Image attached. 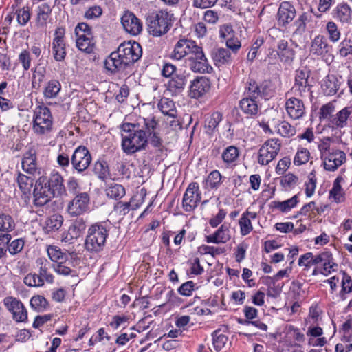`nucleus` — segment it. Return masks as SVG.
I'll list each match as a JSON object with an SVG mask.
<instances>
[{"label":"nucleus","instance_id":"33","mask_svg":"<svg viewBox=\"0 0 352 352\" xmlns=\"http://www.w3.org/2000/svg\"><path fill=\"white\" fill-rule=\"evenodd\" d=\"M186 82L187 79L185 75L176 74L168 81V90L173 94H179L184 89Z\"/></svg>","mask_w":352,"mask_h":352},{"label":"nucleus","instance_id":"2","mask_svg":"<svg viewBox=\"0 0 352 352\" xmlns=\"http://www.w3.org/2000/svg\"><path fill=\"white\" fill-rule=\"evenodd\" d=\"M185 56H188L187 63L194 72L209 74L213 70L204 55L202 47L192 40L182 38L175 44L170 57L179 60Z\"/></svg>","mask_w":352,"mask_h":352},{"label":"nucleus","instance_id":"38","mask_svg":"<svg viewBox=\"0 0 352 352\" xmlns=\"http://www.w3.org/2000/svg\"><path fill=\"white\" fill-rule=\"evenodd\" d=\"M222 120V115L219 112H214L208 116L205 120V129L207 133L211 135L217 129Z\"/></svg>","mask_w":352,"mask_h":352},{"label":"nucleus","instance_id":"61","mask_svg":"<svg viewBox=\"0 0 352 352\" xmlns=\"http://www.w3.org/2000/svg\"><path fill=\"white\" fill-rule=\"evenodd\" d=\"M326 28L329 39L333 43L337 42L340 38V32L337 25L333 21H329L327 23Z\"/></svg>","mask_w":352,"mask_h":352},{"label":"nucleus","instance_id":"4","mask_svg":"<svg viewBox=\"0 0 352 352\" xmlns=\"http://www.w3.org/2000/svg\"><path fill=\"white\" fill-rule=\"evenodd\" d=\"M173 14L166 10H158L147 18L148 31L154 36L165 34L170 28Z\"/></svg>","mask_w":352,"mask_h":352},{"label":"nucleus","instance_id":"48","mask_svg":"<svg viewBox=\"0 0 352 352\" xmlns=\"http://www.w3.org/2000/svg\"><path fill=\"white\" fill-rule=\"evenodd\" d=\"M239 156V151L234 146H228L222 153L221 157L224 163L230 164L235 162Z\"/></svg>","mask_w":352,"mask_h":352},{"label":"nucleus","instance_id":"18","mask_svg":"<svg viewBox=\"0 0 352 352\" xmlns=\"http://www.w3.org/2000/svg\"><path fill=\"white\" fill-rule=\"evenodd\" d=\"M122 25L126 32L136 36L142 31L141 21L131 12H126L121 17Z\"/></svg>","mask_w":352,"mask_h":352},{"label":"nucleus","instance_id":"57","mask_svg":"<svg viewBox=\"0 0 352 352\" xmlns=\"http://www.w3.org/2000/svg\"><path fill=\"white\" fill-rule=\"evenodd\" d=\"M298 182V177L292 173H287L280 178V184L285 190L294 188Z\"/></svg>","mask_w":352,"mask_h":352},{"label":"nucleus","instance_id":"24","mask_svg":"<svg viewBox=\"0 0 352 352\" xmlns=\"http://www.w3.org/2000/svg\"><path fill=\"white\" fill-rule=\"evenodd\" d=\"M231 239L229 226L223 224L213 234L206 236L205 240L208 243H226Z\"/></svg>","mask_w":352,"mask_h":352},{"label":"nucleus","instance_id":"54","mask_svg":"<svg viewBox=\"0 0 352 352\" xmlns=\"http://www.w3.org/2000/svg\"><path fill=\"white\" fill-rule=\"evenodd\" d=\"M213 346L217 351H220L226 344L228 337L221 333L220 331H215L212 333Z\"/></svg>","mask_w":352,"mask_h":352},{"label":"nucleus","instance_id":"9","mask_svg":"<svg viewBox=\"0 0 352 352\" xmlns=\"http://www.w3.org/2000/svg\"><path fill=\"white\" fill-rule=\"evenodd\" d=\"M201 199V193L197 182L190 183L184 194L182 206L186 212L194 210Z\"/></svg>","mask_w":352,"mask_h":352},{"label":"nucleus","instance_id":"60","mask_svg":"<svg viewBox=\"0 0 352 352\" xmlns=\"http://www.w3.org/2000/svg\"><path fill=\"white\" fill-rule=\"evenodd\" d=\"M199 249L202 254H210L212 257L225 252V249L223 248L210 246L207 245H202L199 248Z\"/></svg>","mask_w":352,"mask_h":352},{"label":"nucleus","instance_id":"14","mask_svg":"<svg viewBox=\"0 0 352 352\" xmlns=\"http://www.w3.org/2000/svg\"><path fill=\"white\" fill-rule=\"evenodd\" d=\"M33 204L36 207H42L56 197L39 178L35 182L33 190Z\"/></svg>","mask_w":352,"mask_h":352},{"label":"nucleus","instance_id":"28","mask_svg":"<svg viewBox=\"0 0 352 352\" xmlns=\"http://www.w3.org/2000/svg\"><path fill=\"white\" fill-rule=\"evenodd\" d=\"M212 57L214 65L217 67L229 65L232 61L230 51L223 47L214 48L212 52Z\"/></svg>","mask_w":352,"mask_h":352},{"label":"nucleus","instance_id":"21","mask_svg":"<svg viewBox=\"0 0 352 352\" xmlns=\"http://www.w3.org/2000/svg\"><path fill=\"white\" fill-rule=\"evenodd\" d=\"M323 322H311L309 320V346H323L327 343L325 337H322Z\"/></svg>","mask_w":352,"mask_h":352},{"label":"nucleus","instance_id":"12","mask_svg":"<svg viewBox=\"0 0 352 352\" xmlns=\"http://www.w3.org/2000/svg\"><path fill=\"white\" fill-rule=\"evenodd\" d=\"M65 29L63 27L56 28L52 43V52L54 58L58 62L65 60L66 44L65 42Z\"/></svg>","mask_w":352,"mask_h":352},{"label":"nucleus","instance_id":"52","mask_svg":"<svg viewBox=\"0 0 352 352\" xmlns=\"http://www.w3.org/2000/svg\"><path fill=\"white\" fill-rule=\"evenodd\" d=\"M94 172L98 177L102 181H104L109 177L108 165L107 162L104 161H98L95 163Z\"/></svg>","mask_w":352,"mask_h":352},{"label":"nucleus","instance_id":"22","mask_svg":"<svg viewBox=\"0 0 352 352\" xmlns=\"http://www.w3.org/2000/svg\"><path fill=\"white\" fill-rule=\"evenodd\" d=\"M295 15L296 10L294 6L287 1L282 2L277 14L278 25L285 26L292 21Z\"/></svg>","mask_w":352,"mask_h":352},{"label":"nucleus","instance_id":"62","mask_svg":"<svg viewBox=\"0 0 352 352\" xmlns=\"http://www.w3.org/2000/svg\"><path fill=\"white\" fill-rule=\"evenodd\" d=\"M82 234L83 233L81 231L72 224L63 240L65 242L72 243L74 239H77L81 236Z\"/></svg>","mask_w":352,"mask_h":352},{"label":"nucleus","instance_id":"64","mask_svg":"<svg viewBox=\"0 0 352 352\" xmlns=\"http://www.w3.org/2000/svg\"><path fill=\"white\" fill-rule=\"evenodd\" d=\"M24 247V241L22 239H17L8 244V250L10 254L14 255L20 252Z\"/></svg>","mask_w":352,"mask_h":352},{"label":"nucleus","instance_id":"6","mask_svg":"<svg viewBox=\"0 0 352 352\" xmlns=\"http://www.w3.org/2000/svg\"><path fill=\"white\" fill-rule=\"evenodd\" d=\"M309 265H315L312 271L314 276L318 274L328 276L331 272L337 270L338 265L333 261V255L329 251H324L316 256L309 252Z\"/></svg>","mask_w":352,"mask_h":352},{"label":"nucleus","instance_id":"39","mask_svg":"<svg viewBox=\"0 0 352 352\" xmlns=\"http://www.w3.org/2000/svg\"><path fill=\"white\" fill-rule=\"evenodd\" d=\"M158 108L164 115L171 118L177 117V110L173 100L163 98L158 102Z\"/></svg>","mask_w":352,"mask_h":352},{"label":"nucleus","instance_id":"40","mask_svg":"<svg viewBox=\"0 0 352 352\" xmlns=\"http://www.w3.org/2000/svg\"><path fill=\"white\" fill-rule=\"evenodd\" d=\"M343 181L344 179L341 176L338 177L329 192L330 197L333 198L336 203H341L344 200V192L340 185V183Z\"/></svg>","mask_w":352,"mask_h":352},{"label":"nucleus","instance_id":"3","mask_svg":"<svg viewBox=\"0 0 352 352\" xmlns=\"http://www.w3.org/2000/svg\"><path fill=\"white\" fill-rule=\"evenodd\" d=\"M110 229L109 222H98L91 226L88 229L85 239L86 250L96 252L102 250Z\"/></svg>","mask_w":352,"mask_h":352},{"label":"nucleus","instance_id":"53","mask_svg":"<svg viewBox=\"0 0 352 352\" xmlns=\"http://www.w3.org/2000/svg\"><path fill=\"white\" fill-rule=\"evenodd\" d=\"M275 131L285 138L292 137L296 133L295 128L286 121L280 122Z\"/></svg>","mask_w":352,"mask_h":352},{"label":"nucleus","instance_id":"26","mask_svg":"<svg viewBox=\"0 0 352 352\" xmlns=\"http://www.w3.org/2000/svg\"><path fill=\"white\" fill-rule=\"evenodd\" d=\"M285 108L289 116L293 119H298L305 113L303 102L296 98L289 99L286 102Z\"/></svg>","mask_w":352,"mask_h":352},{"label":"nucleus","instance_id":"5","mask_svg":"<svg viewBox=\"0 0 352 352\" xmlns=\"http://www.w3.org/2000/svg\"><path fill=\"white\" fill-rule=\"evenodd\" d=\"M53 129V117L50 109L43 105L34 111L32 130L37 135H47Z\"/></svg>","mask_w":352,"mask_h":352},{"label":"nucleus","instance_id":"15","mask_svg":"<svg viewBox=\"0 0 352 352\" xmlns=\"http://www.w3.org/2000/svg\"><path fill=\"white\" fill-rule=\"evenodd\" d=\"M89 195L87 192L77 194L69 203L67 212L72 217H77L89 210Z\"/></svg>","mask_w":352,"mask_h":352},{"label":"nucleus","instance_id":"8","mask_svg":"<svg viewBox=\"0 0 352 352\" xmlns=\"http://www.w3.org/2000/svg\"><path fill=\"white\" fill-rule=\"evenodd\" d=\"M281 144L277 139H270L266 141L260 148L258 156V162L262 166L268 164L278 155Z\"/></svg>","mask_w":352,"mask_h":352},{"label":"nucleus","instance_id":"20","mask_svg":"<svg viewBox=\"0 0 352 352\" xmlns=\"http://www.w3.org/2000/svg\"><path fill=\"white\" fill-rule=\"evenodd\" d=\"M210 89V82L206 77H198L190 87L189 96L192 98H199L205 95Z\"/></svg>","mask_w":352,"mask_h":352},{"label":"nucleus","instance_id":"44","mask_svg":"<svg viewBox=\"0 0 352 352\" xmlns=\"http://www.w3.org/2000/svg\"><path fill=\"white\" fill-rule=\"evenodd\" d=\"M61 90V84L57 80H50L43 91L44 97L46 98H56Z\"/></svg>","mask_w":352,"mask_h":352},{"label":"nucleus","instance_id":"11","mask_svg":"<svg viewBox=\"0 0 352 352\" xmlns=\"http://www.w3.org/2000/svg\"><path fill=\"white\" fill-rule=\"evenodd\" d=\"M3 304L12 313V318L16 322L28 321V311L21 300L12 296H8L4 298Z\"/></svg>","mask_w":352,"mask_h":352},{"label":"nucleus","instance_id":"7","mask_svg":"<svg viewBox=\"0 0 352 352\" xmlns=\"http://www.w3.org/2000/svg\"><path fill=\"white\" fill-rule=\"evenodd\" d=\"M117 51L128 67L137 62L142 55V47L135 41L120 44Z\"/></svg>","mask_w":352,"mask_h":352},{"label":"nucleus","instance_id":"32","mask_svg":"<svg viewBox=\"0 0 352 352\" xmlns=\"http://www.w3.org/2000/svg\"><path fill=\"white\" fill-rule=\"evenodd\" d=\"M221 180L222 175L220 172L217 170H212L203 181V187L208 190H217L220 186Z\"/></svg>","mask_w":352,"mask_h":352},{"label":"nucleus","instance_id":"35","mask_svg":"<svg viewBox=\"0 0 352 352\" xmlns=\"http://www.w3.org/2000/svg\"><path fill=\"white\" fill-rule=\"evenodd\" d=\"M298 202V195H294L283 201H273L270 203V207L282 212H287L294 208Z\"/></svg>","mask_w":352,"mask_h":352},{"label":"nucleus","instance_id":"10","mask_svg":"<svg viewBox=\"0 0 352 352\" xmlns=\"http://www.w3.org/2000/svg\"><path fill=\"white\" fill-rule=\"evenodd\" d=\"M56 197H60L66 195V189L64 185V179L60 173L54 170L48 177L41 176L38 177Z\"/></svg>","mask_w":352,"mask_h":352},{"label":"nucleus","instance_id":"43","mask_svg":"<svg viewBox=\"0 0 352 352\" xmlns=\"http://www.w3.org/2000/svg\"><path fill=\"white\" fill-rule=\"evenodd\" d=\"M111 337L106 333L104 328H100L98 331V336L95 338V341H98L104 346L103 350L105 352H113L116 349L113 344L110 343Z\"/></svg>","mask_w":352,"mask_h":352},{"label":"nucleus","instance_id":"17","mask_svg":"<svg viewBox=\"0 0 352 352\" xmlns=\"http://www.w3.org/2000/svg\"><path fill=\"white\" fill-rule=\"evenodd\" d=\"M322 160L325 170L335 171L345 162L346 154L340 150L332 148L331 151H329Z\"/></svg>","mask_w":352,"mask_h":352},{"label":"nucleus","instance_id":"36","mask_svg":"<svg viewBox=\"0 0 352 352\" xmlns=\"http://www.w3.org/2000/svg\"><path fill=\"white\" fill-rule=\"evenodd\" d=\"M351 111L347 108H344L338 111L330 120L332 127L343 128L347 124V120Z\"/></svg>","mask_w":352,"mask_h":352},{"label":"nucleus","instance_id":"25","mask_svg":"<svg viewBox=\"0 0 352 352\" xmlns=\"http://www.w3.org/2000/svg\"><path fill=\"white\" fill-rule=\"evenodd\" d=\"M21 166L23 170L30 175H34L37 173L36 155L34 149H30L24 154Z\"/></svg>","mask_w":352,"mask_h":352},{"label":"nucleus","instance_id":"50","mask_svg":"<svg viewBox=\"0 0 352 352\" xmlns=\"http://www.w3.org/2000/svg\"><path fill=\"white\" fill-rule=\"evenodd\" d=\"M63 221V217L58 214H54L47 218L45 225L47 232L58 230L62 226Z\"/></svg>","mask_w":352,"mask_h":352},{"label":"nucleus","instance_id":"31","mask_svg":"<svg viewBox=\"0 0 352 352\" xmlns=\"http://www.w3.org/2000/svg\"><path fill=\"white\" fill-rule=\"evenodd\" d=\"M256 213L253 212L246 211L243 213L239 221L240 232L242 236H246L252 231L253 226L251 219H256Z\"/></svg>","mask_w":352,"mask_h":352},{"label":"nucleus","instance_id":"63","mask_svg":"<svg viewBox=\"0 0 352 352\" xmlns=\"http://www.w3.org/2000/svg\"><path fill=\"white\" fill-rule=\"evenodd\" d=\"M339 53L340 56L346 57L349 54H352V40L344 38L339 45Z\"/></svg>","mask_w":352,"mask_h":352},{"label":"nucleus","instance_id":"16","mask_svg":"<svg viewBox=\"0 0 352 352\" xmlns=\"http://www.w3.org/2000/svg\"><path fill=\"white\" fill-rule=\"evenodd\" d=\"M272 94L268 84L263 82L261 85L254 80H250L244 91V97L256 100L258 97L267 98Z\"/></svg>","mask_w":352,"mask_h":352},{"label":"nucleus","instance_id":"37","mask_svg":"<svg viewBox=\"0 0 352 352\" xmlns=\"http://www.w3.org/2000/svg\"><path fill=\"white\" fill-rule=\"evenodd\" d=\"M20 190L24 194H29L34 183V179L31 176H27L19 173L15 179Z\"/></svg>","mask_w":352,"mask_h":352},{"label":"nucleus","instance_id":"29","mask_svg":"<svg viewBox=\"0 0 352 352\" xmlns=\"http://www.w3.org/2000/svg\"><path fill=\"white\" fill-rule=\"evenodd\" d=\"M340 87L337 77L334 75L327 76L322 82L321 89L324 95L333 96L336 94Z\"/></svg>","mask_w":352,"mask_h":352},{"label":"nucleus","instance_id":"51","mask_svg":"<svg viewBox=\"0 0 352 352\" xmlns=\"http://www.w3.org/2000/svg\"><path fill=\"white\" fill-rule=\"evenodd\" d=\"M70 261L68 259V256L65 260L60 261L56 263L52 264V268L59 275L68 276L72 270L69 266Z\"/></svg>","mask_w":352,"mask_h":352},{"label":"nucleus","instance_id":"49","mask_svg":"<svg viewBox=\"0 0 352 352\" xmlns=\"http://www.w3.org/2000/svg\"><path fill=\"white\" fill-rule=\"evenodd\" d=\"M46 250L49 258L54 263L65 260L68 256L66 253L63 252L61 249L56 245H48Z\"/></svg>","mask_w":352,"mask_h":352},{"label":"nucleus","instance_id":"59","mask_svg":"<svg viewBox=\"0 0 352 352\" xmlns=\"http://www.w3.org/2000/svg\"><path fill=\"white\" fill-rule=\"evenodd\" d=\"M17 22L19 25L24 26L30 19V9L28 7H23L16 12Z\"/></svg>","mask_w":352,"mask_h":352},{"label":"nucleus","instance_id":"46","mask_svg":"<svg viewBox=\"0 0 352 352\" xmlns=\"http://www.w3.org/2000/svg\"><path fill=\"white\" fill-rule=\"evenodd\" d=\"M76 47L81 51L90 53L93 50L94 42L92 35H79L76 39Z\"/></svg>","mask_w":352,"mask_h":352},{"label":"nucleus","instance_id":"56","mask_svg":"<svg viewBox=\"0 0 352 352\" xmlns=\"http://www.w3.org/2000/svg\"><path fill=\"white\" fill-rule=\"evenodd\" d=\"M327 47V44L324 41V38L320 36H316L311 43L310 51L317 55L322 54Z\"/></svg>","mask_w":352,"mask_h":352},{"label":"nucleus","instance_id":"13","mask_svg":"<svg viewBox=\"0 0 352 352\" xmlns=\"http://www.w3.org/2000/svg\"><path fill=\"white\" fill-rule=\"evenodd\" d=\"M91 160L89 150L85 146H80L75 149L71 158V164L78 173H82L89 166Z\"/></svg>","mask_w":352,"mask_h":352},{"label":"nucleus","instance_id":"30","mask_svg":"<svg viewBox=\"0 0 352 352\" xmlns=\"http://www.w3.org/2000/svg\"><path fill=\"white\" fill-rule=\"evenodd\" d=\"M277 47L276 54L280 60L285 63L290 64L294 58V52L288 47V42L285 40H280L278 43Z\"/></svg>","mask_w":352,"mask_h":352},{"label":"nucleus","instance_id":"1","mask_svg":"<svg viewBox=\"0 0 352 352\" xmlns=\"http://www.w3.org/2000/svg\"><path fill=\"white\" fill-rule=\"evenodd\" d=\"M157 126L154 117L140 118L135 123H123L122 147L126 154H133L145 148L147 144V133H151Z\"/></svg>","mask_w":352,"mask_h":352},{"label":"nucleus","instance_id":"27","mask_svg":"<svg viewBox=\"0 0 352 352\" xmlns=\"http://www.w3.org/2000/svg\"><path fill=\"white\" fill-rule=\"evenodd\" d=\"M239 108L247 117L256 116L259 111L258 102L255 99L243 97L239 102Z\"/></svg>","mask_w":352,"mask_h":352},{"label":"nucleus","instance_id":"19","mask_svg":"<svg viewBox=\"0 0 352 352\" xmlns=\"http://www.w3.org/2000/svg\"><path fill=\"white\" fill-rule=\"evenodd\" d=\"M104 67L110 74L124 72L128 67L118 51L111 52L104 60Z\"/></svg>","mask_w":352,"mask_h":352},{"label":"nucleus","instance_id":"23","mask_svg":"<svg viewBox=\"0 0 352 352\" xmlns=\"http://www.w3.org/2000/svg\"><path fill=\"white\" fill-rule=\"evenodd\" d=\"M15 228V223L12 217L8 214H0V237L1 240L8 243L11 239V235L9 232Z\"/></svg>","mask_w":352,"mask_h":352},{"label":"nucleus","instance_id":"55","mask_svg":"<svg viewBox=\"0 0 352 352\" xmlns=\"http://www.w3.org/2000/svg\"><path fill=\"white\" fill-rule=\"evenodd\" d=\"M30 305L33 309L38 311H43L48 307V302L44 296L37 295L32 297Z\"/></svg>","mask_w":352,"mask_h":352},{"label":"nucleus","instance_id":"41","mask_svg":"<svg viewBox=\"0 0 352 352\" xmlns=\"http://www.w3.org/2000/svg\"><path fill=\"white\" fill-rule=\"evenodd\" d=\"M308 85V70L298 69L295 77V87L300 92L305 93Z\"/></svg>","mask_w":352,"mask_h":352},{"label":"nucleus","instance_id":"58","mask_svg":"<svg viewBox=\"0 0 352 352\" xmlns=\"http://www.w3.org/2000/svg\"><path fill=\"white\" fill-rule=\"evenodd\" d=\"M308 162V151L306 148L299 147L294 158L296 166L305 164Z\"/></svg>","mask_w":352,"mask_h":352},{"label":"nucleus","instance_id":"34","mask_svg":"<svg viewBox=\"0 0 352 352\" xmlns=\"http://www.w3.org/2000/svg\"><path fill=\"white\" fill-rule=\"evenodd\" d=\"M334 12V17L340 22L349 23L351 20V10L350 7L345 3L338 4Z\"/></svg>","mask_w":352,"mask_h":352},{"label":"nucleus","instance_id":"45","mask_svg":"<svg viewBox=\"0 0 352 352\" xmlns=\"http://www.w3.org/2000/svg\"><path fill=\"white\" fill-rule=\"evenodd\" d=\"M280 122L274 117V115H269L267 118H263L259 122V126L265 133L272 134L277 129Z\"/></svg>","mask_w":352,"mask_h":352},{"label":"nucleus","instance_id":"47","mask_svg":"<svg viewBox=\"0 0 352 352\" xmlns=\"http://www.w3.org/2000/svg\"><path fill=\"white\" fill-rule=\"evenodd\" d=\"M107 196L116 200L120 199L125 194V188L118 184H111L106 189Z\"/></svg>","mask_w":352,"mask_h":352},{"label":"nucleus","instance_id":"42","mask_svg":"<svg viewBox=\"0 0 352 352\" xmlns=\"http://www.w3.org/2000/svg\"><path fill=\"white\" fill-rule=\"evenodd\" d=\"M52 13V8L48 3H43L38 8L36 23L38 25L44 26Z\"/></svg>","mask_w":352,"mask_h":352}]
</instances>
